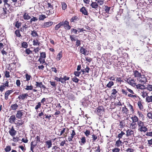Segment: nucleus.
<instances>
[{
    "label": "nucleus",
    "instance_id": "57",
    "mask_svg": "<svg viewBox=\"0 0 152 152\" xmlns=\"http://www.w3.org/2000/svg\"><path fill=\"white\" fill-rule=\"evenodd\" d=\"M147 116L148 118L150 119L152 121V112H149L147 114Z\"/></svg>",
    "mask_w": 152,
    "mask_h": 152
},
{
    "label": "nucleus",
    "instance_id": "54",
    "mask_svg": "<svg viewBox=\"0 0 152 152\" xmlns=\"http://www.w3.org/2000/svg\"><path fill=\"white\" fill-rule=\"evenodd\" d=\"M127 82L130 85H133L135 84V81L133 79H131V80L128 79Z\"/></svg>",
    "mask_w": 152,
    "mask_h": 152
},
{
    "label": "nucleus",
    "instance_id": "47",
    "mask_svg": "<svg viewBox=\"0 0 152 152\" xmlns=\"http://www.w3.org/2000/svg\"><path fill=\"white\" fill-rule=\"evenodd\" d=\"M137 124L136 123L133 122L131 123L130 124V126L131 127L132 129H136L137 127Z\"/></svg>",
    "mask_w": 152,
    "mask_h": 152
},
{
    "label": "nucleus",
    "instance_id": "62",
    "mask_svg": "<svg viewBox=\"0 0 152 152\" xmlns=\"http://www.w3.org/2000/svg\"><path fill=\"white\" fill-rule=\"evenodd\" d=\"M146 88L150 91H152V85L148 84Z\"/></svg>",
    "mask_w": 152,
    "mask_h": 152
},
{
    "label": "nucleus",
    "instance_id": "6",
    "mask_svg": "<svg viewBox=\"0 0 152 152\" xmlns=\"http://www.w3.org/2000/svg\"><path fill=\"white\" fill-rule=\"evenodd\" d=\"M96 112L97 115L101 116L102 115L104 112V109L103 106H101L98 107L96 110Z\"/></svg>",
    "mask_w": 152,
    "mask_h": 152
},
{
    "label": "nucleus",
    "instance_id": "2",
    "mask_svg": "<svg viewBox=\"0 0 152 152\" xmlns=\"http://www.w3.org/2000/svg\"><path fill=\"white\" fill-rule=\"evenodd\" d=\"M144 122L141 121L137 125L138 126V130L141 132H143L145 133L148 130V128L145 126Z\"/></svg>",
    "mask_w": 152,
    "mask_h": 152
},
{
    "label": "nucleus",
    "instance_id": "23",
    "mask_svg": "<svg viewBox=\"0 0 152 152\" xmlns=\"http://www.w3.org/2000/svg\"><path fill=\"white\" fill-rule=\"evenodd\" d=\"M14 61H12V62L9 64V68L10 70H13L14 68H15V64H16V62H15L14 60ZM11 61H13V60L12 59Z\"/></svg>",
    "mask_w": 152,
    "mask_h": 152
},
{
    "label": "nucleus",
    "instance_id": "18",
    "mask_svg": "<svg viewBox=\"0 0 152 152\" xmlns=\"http://www.w3.org/2000/svg\"><path fill=\"white\" fill-rule=\"evenodd\" d=\"M22 110H19L17 112L16 115V117L20 119L22 118V116L23 115V112Z\"/></svg>",
    "mask_w": 152,
    "mask_h": 152
},
{
    "label": "nucleus",
    "instance_id": "36",
    "mask_svg": "<svg viewBox=\"0 0 152 152\" xmlns=\"http://www.w3.org/2000/svg\"><path fill=\"white\" fill-rule=\"evenodd\" d=\"M18 122L17 123H14L16 125V127L19 128L20 127L24 124V121L21 120H18Z\"/></svg>",
    "mask_w": 152,
    "mask_h": 152
},
{
    "label": "nucleus",
    "instance_id": "33",
    "mask_svg": "<svg viewBox=\"0 0 152 152\" xmlns=\"http://www.w3.org/2000/svg\"><path fill=\"white\" fill-rule=\"evenodd\" d=\"M31 35L32 37H37L39 36L37 33V31H36L35 30L31 31Z\"/></svg>",
    "mask_w": 152,
    "mask_h": 152
},
{
    "label": "nucleus",
    "instance_id": "64",
    "mask_svg": "<svg viewBox=\"0 0 152 152\" xmlns=\"http://www.w3.org/2000/svg\"><path fill=\"white\" fill-rule=\"evenodd\" d=\"M120 151V149L117 147H116L112 150L113 152H119Z\"/></svg>",
    "mask_w": 152,
    "mask_h": 152
},
{
    "label": "nucleus",
    "instance_id": "35",
    "mask_svg": "<svg viewBox=\"0 0 152 152\" xmlns=\"http://www.w3.org/2000/svg\"><path fill=\"white\" fill-rule=\"evenodd\" d=\"M62 52L61 51L57 55L56 58V60L58 61H59L62 57Z\"/></svg>",
    "mask_w": 152,
    "mask_h": 152
},
{
    "label": "nucleus",
    "instance_id": "63",
    "mask_svg": "<svg viewBox=\"0 0 152 152\" xmlns=\"http://www.w3.org/2000/svg\"><path fill=\"white\" fill-rule=\"evenodd\" d=\"M72 80L74 82L76 83H77L79 81V79L77 78L76 76H74L72 78Z\"/></svg>",
    "mask_w": 152,
    "mask_h": 152
},
{
    "label": "nucleus",
    "instance_id": "52",
    "mask_svg": "<svg viewBox=\"0 0 152 152\" xmlns=\"http://www.w3.org/2000/svg\"><path fill=\"white\" fill-rule=\"evenodd\" d=\"M30 19L29 22L31 23L33 22H35L38 20V18L36 17H32Z\"/></svg>",
    "mask_w": 152,
    "mask_h": 152
},
{
    "label": "nucleus",
    "instance_id": "60",
    "mask_svg": "<svg viewBox=\"0 0 152 152\" xmlns=\"http://www.w3.org/2000/svg\"><path fill=\"white\" fill-rule=\"evenodd\" d=\"M22 47L25 48H27L28 46L27 43L26 42H24L22 43Z\"/></svg>",
    "mask_w": 152,
    "mask_h": 152
},
{
    "label": "nucleus",
    "instance_id": "30",
    "mask_svg": "<svg viewBox=\"0 0 152 152\" xmlns=\"http://www.w3.org/2000/svg\"><path fill=\"white\" fill-rule=\"evenodd\" d=\"M14 33L16 37L20 38L22 37L20 33V30L19 29H17L15 30L14 32Z\"/></svg>",
    "mask_w": 152,
    "mask_h": 152
},
{
    "label": "nucleus",
    "instance_id": "27",
    "mask_svg": "<svg viewBox=\"0 0 152 152\" xmlns=\"http://www.w3.org/2000/svg\"><path fill=\"white\" fill-rule=\"evenodd\" d=\"M123 143V142L120 139H118L115 141V146L116 147H119L122 145Z\"/></svg>",
    "mask_w": 152,
    "mask_h": 152
},
{
    "label": "nucleus",
    "instance_id": "28",
    "mask_svg": "<svg viewBox=\"0 0 152 152\" xmlns=\"http://www.w3.org/2000/svg\"><path fill=\"white\" fill-rule=\"evenodd\" d=\"M25 76V78H26V80H24L23 81H22L23 82H24L25 83L26 82V81H28L32 78V77L31 75L28 74L27 73L26 74Z\"/></svg>",
    "mask_w": 152,
    "mask_h": 152
},
{
    "label": "nucleus",
    "instance_id": "13",
    "mask_svg": "<svg viewBox=\"0 0 152 152\" xmlns=\"http://www.w3.org/2000/svg\"><path fill=\"white\" fill-rule=\"evenodd\" d=\"M53 23L52 21H49L44 23L41 25L42 27L43 28L48 27L51 26Z\"/></svg>",
    "mask_w": 152,
    "mask_h": 152
},
{
    "label": "nucleus",
    "instance_id": "40",
    "mask_svg": "<svg viewBox=\"0 0 152 152\" xmlns=\"http://www.w3.org/2000/svg\"><path fill=\"white\" fill-rule=\"evenodd\" d=\"M15 26L17 28L19 29L21 25V22H19V21H17L15 22V23H14Z\"/></svg>",
    "mask_w": 152,
    "mask_h": 152
},
{
    "label": "nucleus",
    "instance_id": "9",
    "mask_svg": "<svg viewBox=\"0 0 152 152\" xmlns=\"http://www.w3.org/2000/svg\"><path fill=\"white\" fill-rule=\"evenodd\" d=\"M28 96V94L27 93H22L18 96V99L20 101L24 100L25 99H27Z\"/></svg>",
    "mask_w": 152,
    "mask_h": 152
},
{
    "label": "nucleus",
    "instance_id": "39",
    "mask_svg": "<svg viewBox=\"0 0 152 152\" xmlns=\"http://www.w3.org/2000/svg\"><path fill=\"white\" fill-rule=\"evenodd\" d=\"M111 8L110 7H108L107 5H104L103 9L107 13H109V10Z\"/></svg>",
    "mask_w": 152,
    "mask_h": 152
},
{
    "label": "nucleus",
    "instance_id": "53",
    "mask_svg": "<svg viewBox=\"0 0 152 152\" xmlns=\"http://www.w3.org/2000/svg\"><path fill=\"white\" fill-rule=\"evenodd\" d=\"M41 107V104L40 102H39L37 103V104L36 105L35 107V109L37 110L39 108H40Z\"/></svg>",
    "mask_w": 152,
    "mask_h": 152
},
{
    "label": "nucleus",
    "instance_id": "16",
    "mask_svg": "<svg viewBox=\"0 0 152 152\" xmlns=\"http://www.w3.org/2000/svg\"><path fill=\"white\" fill-rule=\"evenodd\" d=\"M134 132L131 129H128L126 131V136L128 137H133L134 136Z\"/></svg>",
    "mask_w": 152,
    "mask_h": 152
},
{
    "label": "nucleus",
    "instance_id": "10",
    "mask_svg": "<svg viewBox=\"0 0 152 152\" xmlns=\"http://www.w3.org/2000/svg\"><path fill=\"white\" fill-rule=\"evenodd\" d=\"M133 122L137 123V125L139 124L140 122L142 121L139 120V118L136 115H133L131 118Z\"/></svg>",
    "mask_w": 152,
    "mask_h": 152
},
{
    "label": "nucleus",
    "instance_id": "42",
    "mask_svg": "<svg viewBox=\"0 0 152 152\" xmlns=\"http://www.w3.org/2000/svg\"><path fill=\"white\" fill-rule=\"evenodd\" d=\"M146 101L148 103L152 102V96H149L147 95L145 99Z\"/></svg>",
    "mask_w": 152,
    "mask_h": 152
},
{
    "label": "nucleus",
    "instance_id": "20",
    "mask_svg": "<svg viewBox=\"0 0 152 152\" xmlns=\"http://www.w3.org/2000/svg\"><path fill=\"white\" fill-rule=\"evenodd\" d=\"M137 114L138 116L139 119H141L142 121L144 120L145 116L142 112L138 110L137 111Z\"/></svg>",
    "mask_w": 152,
    "mask_h": 152
},
{
    "label": "nucleus",
    "instance_id": "3",
    "mask_svg": "<svg viewBox=\"0 0 152 152\" xmlns=\"http://www.w3.org/2000/svg\"><path fill=\"white\" fill-rule=\"evenodd\" d=\"M36 142L35 144H33V143L35 142V141H32L31 144L30 150L31 151H33L34 148L37 145L38 143L40 142V137L39 136H37L35 138Z\"/></svg>",
    "mask_w": 152,
    "mask_h": 152
},
{
    "label": "nucleus",
    "instance_id": "32",
    "mask_svg": "<svg viewBox=\"0 0 152 152\" xmlns=\"http://www.w3.org/2000/svg\"><path fill=\"white\" fill-rule=\"evenodd\" d=\"M79 142L81 145H84L86 142V140L85 137H82L80 138V141H79Z\"/></svg>",
    "mask_w": 152,
    "mask_h": 152
},
{
    "label": "nucleus",
    "instance_id": "8",
    "mask_svg": "<svg viewBox=\"0 0 152 152\" xmlns=\"http://www.w3.org/2000/svg\"><path fill=\"white\" fill-rule=\"evenodd\" d=\"M9 133L11 136L13 137L16 135L17 132L16 130H15L13 126H12L11 128H9Z\"/></svg>",
    "mask_w": 152,
    "mask_h": 152
},
{
    "label": "nucleus",
    "instance_id": "56",
    "mask_svg": "<svg viewBox=\"0 0 152 152\" xmlns=\"http://www.w3.org/2000/svg\"><path fill=\"white\" fill-rule=\"evenodd\" d=\"M48 12V15H50L54 13V10H53V8H50V9H49V10L47 11V12Z\"/></svg>",
    "mask_w": 152,
    "mask_h": 152
},
{
    "label": "nucleus",
    "instance_id": "55",
    "mask_svg": "<svg viewBox=\"0 0 152 152\" xmlns=\"http://www.w3.org/2000/svg\"><path fill=\"white\" fill-rule=\"evenodd\" d=\"M114 84V83L112 81H110L109 83L106 86L109 88H111L112 86Z\"/></svg>",
    "mask_w": 152,
    "mask_h": 152
},
{
    "label": "nucleus",
    "instance_id": "48",
    "mask_svg": "<svg viewBox=\"0 0 152 152\" xmlns=\"http://www.w3.org/2000/svg\"><path fill=\"white\" fill-rule=\"evenodd\" d=\"M76 37L75 35H70V38L71 41L72 42L76 41L77 40L76 39Z\"/></svg>",
    "mask_w": 152,
    "mask_h": 152
},
{
    "label": "nucleus",
    "instance_id": "49",
    "mask_svg": "<svg viewBox=\"0 0 152 152\" xmlns=\"http://www.w3.org/2000/svg\"><path fill=\"white\" fill-rule=\"evenodd\" d=\"M81 44V40L77 39L76 42L75 46L76 47H78Z\"/></svg>",
    "mask_w": 152,
    "mask_h": 152
},
{
    "label": "nucleus",
    "instance_id": "58",
    "mask_svg": "<svg viewBox=\"0 0 152 152\" xmlns=\"http://www.w3.org/2000/svg\"><path fill=\"white\" fill-rule=\"evenodd\" d=\"M62 8L63 10H65L67 8V5L64 2H61Z\"/></svg>",
    "mask_w": 152,
    "mask_h": 152
},
{
    "label": "nucleus",
    "instance_id": "29",
    "mask_svg": "<svg viewBox=\"0 0 152 152\" xmlns=\"http://www.w3.org/2000/svg\"><path fill=\"white\" fill-rule=\"evenodd\" d=\"M51 152H59L60 148L56 146H53L52 148Z\"/></svg>",
    "mask_w": 152,
    "mask_h": 152
},
{
    "label": "nucleus",
    "instance_id": "41",
    "mask_svg": "<svg viewBox=\"0 0 152 152\" xmlns=\"http://www.w3.org/2000/svg\"><path fill=\"white\" fill-rule=\"evenodd\" d=\"M111 95L112 96L116 97L117 95L116 94L118 93V91L116 89H113L111 91Z\"/></svg>",
    "mask_w": 152,
    "mask_h": 152
},
{
    "label": "nucleus",
    "instance_id": "31",
    "mask_svg": "<svg viewBox=\"0 0 152 152\" xmlns=\"http://www.w3.org/2000/svg\"><path fill=\"white\" fill-rule=\"evenodd\" d=\"M18 105L17 103H15L11 105L10 108L12 110H15L18 109Z\"/></svg>",
    "mask_w": 152,
    "mask_h": 152
},
{
    "label": "nucleus",
    "instance_id": "45",
    "mask_svg": "<svg viewBox=\"0 0 152 152\" xmlns=\"http://www.w3.org/2000/svg\"><path fill=\"white\" fill-rule=\"evenodd\" d=\"M122 112L127 114L129 113V110L125 106L122 108Z\"/></svg>",
    "mask_w": 152,
    "mask_h": 152
},
{
    "label": "nucleus",
    "instance_id": "12",
    "mask_svg": "<svg viewBox=\"0 0 152 152\" xmlns=\"http://www.w3.org/2000/svg\"><path fill=\"white\" fill-rule=\"evenodd\" d=\"M35 86L36 87H39L41 88L45 89L46 88L45 86L42 84V82H38L37 81H35Z\"/></svg>",
    "mask_w": 152,
    "mask_h": 152
},
{
    "label": "nucleus",
    "instance_id": "46",
    "mask_svg": "<svg viewBox=\"0 0 152 152\" xmlns=\"http://www.w3.org/2000/svg\"><path fill=\"white\" fill-rule=\"evenodd\" d=\"M119 134L118 135L117 137L119 138V139L122 138L123 136L125 134V133L123 131H121V133L118 132Z\"/></svg>",
    "mask_w": 152,
    "mask_h": 152
},
{
    "label": "nucleus",
    "instance_id": "14",
    "mask_svg": "<svg viewBox=\"0 0 152 152\" xmlns=\"http://www.w3.org/2000/svg\"><path fill=\"white\" fill-rule=\"evenodd\" d=\"M80 11L81 12L82 14L84 15H88V13L87 10V9L84 7H83L80 10Z\"/></svg>",
    "mask_w": 152,
    "mask_h": 152
},
{
    "label": "nucleus",
    "instance_id": "24",
    "mask_svg": "<svg viewBox=\"0 0 152 152\" xmlns=\"http://www.w3.org/2000/svg\"><path fill=\"white\" fill-rule=\"evenodd\" d=\"M133 75L134 77L137 79L141 75V73L139 72L137 70H134L133 71Z\"/></svg>",
    "mask_w": 152,
    "mask_h": 152
},
{
    "label": "nucleus",
    "instance_id": "11",
    "mask_svg": "<svg viewBox=\"0 0 152 152\" xmlns=\"http://www.w3.org/2000/svg\"><path fill=\"white\" fill-rule=\"evenodd\" d=\"M128 97L132 98L135 101H137L139 99L140 100H141V99L136 94H128L127 95Z\"/></svg>",
    "mask_w": 152,
    "mask_h": 152
},
{
    "label": "nucleus",
    "instance_id": "59",
    "mask_svg": "<svg viewBox=\"0 0 152 152\" xmlns=\"http://www.w3.org/2000/svg\"><path fill=\"white\" fill-rule=\"evenodd\" d=\"M11 150V147L10 145L7 146L4 148V150L6 152H9Z\"/></svg>",
    "mask_w": 152,
    "mask_h": 152
},
{
    "label": "nucleus",
    "instance_id": "4",
    "mask_svg": "<svg viewBox=\"0 0 152 152\" xmlns=\"http://www.w3.org/2000/svg\"><path fill=\"white\" fill-rule=\"evenodd\" d=\"M46 57V54L45 52H42L40 53V58L38 60V61L40 64H44L45 63V59Z\"/></svg>",
    "mask_w": 152,
    "mask_h": 152
},
{
    "label": "nucleus",
    "instance_id": "44",
    "mask_svg": "<svg viewBox=\"0 0 152 152\" xmlns=\"http://www.w3.org/2000/svg\"><path fill=\"white\" fill-rule=\"evenodd\" d=\"M2 84V85L4 86V87L5 88L10 87V86L9 85V81L8 80H7L5 82H4V83H3Z\"/></svg>",
    "mask_w": 152,
    "mask_h": 152
},
{
    "label": "nucleus",
    "instance_id": "17",
    "mask_svg": "<svg viewBox=\"0 0 152 152\" xmlns=\"http://www.w3.org/2000/svg\"><path fill=\"white\" fill-rule=\"evenodd\" d=\"M90 6L92 8L97 10L99 6V5L96 1L93 2L91 1V3L90 5Z\"/></svg>",
    "mask_w": 152,
    "mask_h": 152
},
{
    "label": "nucleus",
    "instance_id": "21",
    "mask_svg": "<svg viewBox=\"0 0 152 152\" xmlns=\"http://www.w3.org/2000/svg\"><path fill=\"white\" fill-rule=\"evenodd\" d=\"M80 52L82 54H83L85 56H86L88 55V53L86 54V53L87 52L86 49H85L83 47H80Z\"/></svg>",
    "mask_w": 152,
    "mask_h": 152
},
{
    "label": "nucleus",
    "instance_id": "1",
    "mask_svg": "<svg viewBox=\"0 0 152 152\" xmlns=\"http://www.w3.org/2000/svg\"><path fill=\"white\" fill-rule=\"evenodd\" d=\"M63 26H64L65 29L67 30H69L71 28V26L69 25V22L65 20L64 22H61L56 25L55 27V30L57 31Z\"/></svg>",
    "mask_w": 152,
    "mask_h": 152
},
{
    "label": "nucleus",
    "instance_id": "38",
    "mask_svg": "<svg viewBox=\"0 0 152 152\" xmlns=\"http://www.w3.org/2000/svg\"><path fill=\"white\" fill-rule=\"evenodd\" d=\"M33 45L34 46L39 45L40 43L37 39H35L33 41Z\"/></svg>",
    "mask_w": 152,
    "mask_h": 152
},
{
    "label": "nucleus",
    "instance_id": "37",
    "mask_svg": "<svg viewBox=\"0 0 152 152\" xmlns=\"http://www.w3.org/2000/svg\"><path fill=\"white\" fill-rule=\"evenodd\" d=\"M112 117L115 119H117L119 118L120 116L118 115L116 112H114L112 113Z\"/></svg>",
    "mask_w": 152,
    "mask_h": 152
},
{
    "label": "nucleus",
    "instance_id": "26",
    "mask_svg": "<svg viewBox=\"0 0 152 152\" xmlns=\"http://www.w3.org/2000/svg\"><path fill=\"white\" fill-rule=\"evenodd\" d=\"M16 118L15 115H12L10 116L8 119L9 122L11 124L14 123Z\"/></svg>",
    "mask_w": 152,
    "mask_h": 152
},
{
    "label": "nucleus",
    "instance_id": "51",
    "mask_svg": "<svg viewBox=\"0 0 152 152\" xmlns=\"http://www.w3.org/2000/svg\"><path fill=\"white\" fill-rule=\"evenodd\" d=\"M39 20H43L46 18L45 15L43 14L39 15Z\"/></svg>",
    "mask_w": 152,
    "mask_h": 152
},
{
    "label": "nucleus",
    "instance_id": "61",
    "mask_svg": "<svg viewBox=\"0 0 152 152\" xmlns=\"http://www.w3.org/2000/svg\"><path fill=\"white\" fill-rule=\"evenodd\" d=\"M98 137V136L96 135H95L94 134H93L92 135V142H94L97 139Z\"/></svg>",
    "mask_w": 152,
    "mask_h": 152
},
{
    "label": "nucleus",
    "instance_id": "43",
    "mask_svg": "<svg viewBox=\"0 0 152 152\" xmlns=\"http://www.w3.org/2000/svg\"><path fill=\"white\" fill-rule=\"evenodd\" d=\"M2 84V85L4 86V87L5 88L10 87V86L9 85V81L8 80H7L5 82H4V83H3Z\"/></svg>",
    "mask_w": 152,
    "mask_h": 152
},
{
    "label": "nucleus",
    "instance_id": "5",
    "mask_svg": "<svg viewBox=\"0 0 152 152\" xmlns=\"http://www.w3.org/2000/svg\"><path fill=\"white\" fill-rule=\"evenodd\" d=\"M3 10L2 13L0 12V15L2 18H5L9 16V12L8 10L6 9L5 8H3Z\"/></svg>",
    "mask_w": 152,
    "mask_h": 152
},
{
    "label": "nucleus",
    "instance_id": "15",
    "mask_svg": "<svg viewBox=\"0 0 152 152\" xmlns=\"http://www.w3.org/2000/svg\"><path fill=\"white\" fill-rule=\"evenodd\" d=\"M13 92L12 89L8 90L6 91L4 94V99L6 100H7L8 99V96Z\"/></svg>",
    "mask_w": 152,
    "mask_h": 152
},
{
    "label": "nucleus",
    "instance_id": "22",
    "mask_svg": "<svg viewBox=\"0 0 152 152\" xmlns=\"http://www.w3.org/2000/svg\"><path fill=\"white\" fill-rule=\"evenodd\" d=\"M45 145L49 149L52 147V142L51 140H48L45 142Z\"/></svg>",
    "mask_w": 152,
    "mask_h": 152
},
{
    "label": "nucleus",
    "instance_id": "25",
    "mask_svg": "<svg viewBox=\"0 0 152 152\" xmlns=\"http://www.w3.org/2000/svg\"><path fill=\"white\" fill-rule=\"evenodd\" d=\"M65 130L66 128H63V129L61 130V131L60 132V136H61V135H62L63 134V137H61L60 138H64L66 137L67 136V133H65L64 134V133L65 132Z\"/></svg>",
    "mask_w": 152,
    "mask_h": 152
},
{
    "label": "nucleus",
    "instance_id": "34",
    "mask_svg": "<svg viewBox=\"0 0 152 152\" xmlns=\"http://www.w3.org/2000/svg\"><path fill=\"white\" fill-rule=\"evenodd\" d=\"M23 18L25 20H28L30 19L31 17L28 14L25 12L23 15Z\"/></svg>",
    "mask_w": 152,
    "mask_h": 152
},
{
    "label": "nucleus",
    "instance_id": "50",
    "mask_svg": "<svg viewBox=\"0 0 152 152\" xmlns=\"http://www.w3.org/2000/svg\"><path fill=\"white\" fill-rule=\"evenodd\" d=\"M104 0H95L99 5H102L104 3Z\"/></svg>",
    "mask_w": 152,
    "mask_h": 152
},
{
    "label": "nucleus",
    "instance_id": "19",
    "mask_svg": "<svg viewBox=\"0 0 152 152\" xmlns=\"http://www.w3.org/2000/svg\"><path fill=\"white\" fill-rule=\"evenodd\" d=\"M142 99L138 101L137 104L139 110H143L144 109V107L142 105L143 102H142Z\"/></svg>",
    "mask_w": 152,
    "mask_h": 152
},
{
    "label": "nucleus",
    "instance_id": "7",
    "mask_svg": "<svg viewBox=\"0 0 152 152\" xmlns=\"http://www.w3.org/2000/svg\"><path fill=\"white\" fill-rule=\"evenodd\" d=\"M137 80L141 84H144L147 81V78L144 75H141L137 79Z\"/></svg>",
    "mask_w": 152,
    "mask_h": 152
}]
</instances>
